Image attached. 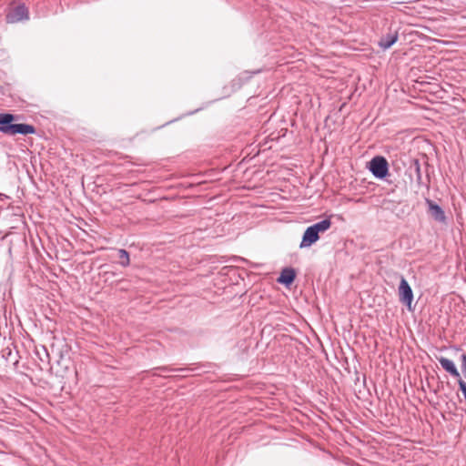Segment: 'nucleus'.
<instances>
[{"label":"nucleus","mask_w":466,"mask_h":466,"mask_svg":"<svg viewBox=\"0 0 466 466\" xmlns=\"http://www.w3.org/2000/svg\"><path fill=\"white\" fill-rule=\"evenodd\" d=\"M18 119V116L10 113H0V132L5 135L15 136L31 135L36 132L35 127L30 124L14 123Z\"/></svg>","instance_id":"1"},{"label":"nucleus","mask_w":466,"mask_h":466,"mask_svg":"<svg viewBox=\"0 0 466 466\" xmlns=\"http://www.w3.org/2000/svg\"><path fill=\"white\" fill-rule=\"evenodd\" d=\"M331 224L330 218H328L308 227L303 233L299 248H306L311 247L319 239L320 233H324L330 228Z\"/></svg>","instance_id":"2"},{"label":"nucleus","mask_w":466,"mask_h":466,"mask_svg":"<svg viewBox=\"0 0 466 466\" xmlns=\"http://www.w3.org/2000/svg\"><path fill=\"white\" fill-rule=\"evenodd\" d=\"M367 168L377 179L384 180L390 175L389 163L382 156H375L372 157L368 163Z\"/></svg>","instance_id":"3"},{"label":"nucleus","mask_w":466,"mask_h":466,"mask_svg":"<svg viewBox=\"0 0 466 466\" xmlns=\"http://www.w3.org/2000/svg\"><path fill=\"white\" fill-rule=\"evenodd\" d=\"M29 19V11L25 4H19L11 8L5 15V22L8 24H15Z\"/></svg>","instance_id":"4"},{"label":"nucleus","mask_w":466,"mask_h":466,"mask_svg":"<svg viewBox=\"0 0 466 466\" xmlns=\"http://www.w3.org/2000/svg\"><path fill=\"white\" fill-rule=\"evenodd\" d=\"M399 299L409 309H411L413 301V291L407 279L401 276L398 289Z\"/></svg>","instance_id":"5"},{"label":"nucleus","mask_w":466,"mask_h":466,"mask_svg":"<svg viewBox=\"0 0 466 466\" xmlns=\"http://www.w3.org/2000/svg\"><path fill=\"white\" fill-rule=\"evenodd\" d=\"M425 204L427 205L428 208V214L433 220L441 224L447 223V217L445 215V212L439 204H437L436 202L430 198H425Z\"/></svg>","instance_id":"6"},{"label":"nucleus","mask_w":466,"mask_h":466,"mask_svg":"<svg viewBox=\"0 0 466 466\" xmlns=\"http://www.w3.org/2000/svg\"><path fill=\"white\" fill-rule=\"evenodd\" d=\"M408 172L410 174V177H411L412 174L415 175L416 182L419 187H420V186L428 187L429 186V184H430L429 175H427V181L424 182L423 178H422L421 165L418 158H410V166L408 167Z\"/></svg>","instance_id":"7"},{"label":"nucleus","mask_w":466,"mask_h":466,"mask_svg":"<svg viewBox=\"0 0 466 466\" xmlns=\"http://www.w3.org/2000/svg\"><path fill=\"white\" fill-rule=\"evenodd\" d=\"M398 38L399 29L392 28L390 25L388 32L380 37L379 46L383 50L389 49L398 41Z\"/></svg>","instance_id":"8"},{"label":"nucleus","mask_w":466,"mask_h":466,"mask_svg":"<svg viewBox=\"0 0 466 466\" xmlns=\"http://www.w3.org/2000/svg\"><path fill=\"white\" fill-rule=\"evenodd\" d=\"M191 370H192L189 368L173 369L169 366H159V367L153 368L151 370V373L153 376H162V374L160 372L166 373V372L177 371V372L181 373L180 375H178L179 377H187V376H188V374ZM163 377H166V376L163 375Z\"/></svg>","instance_id":"9"},{"label":"nucleus","mask_w":466,"mask_h":466,"mask_svg":"<svg viewBox=\"0 0 466 466\" xmlns=\"http://www.w3.org/2000/svg\"><path fill=\"white\" fill-rule=\"evenodd\" d=\"M295 279V269L293 268H284L277 280L285 287H289L294 282Z\"/></svg>","instance_id":"10"},{"label":"nucleus","mask_w":466,"mask_h":466,"mask_svg":"<svg viewBox=\"0 0 466 466\" xmlns=\"http://www.w3.org/2000/svg\"><path fill=\"white\" fill-rule=\"evenodd\" d=\"M438 360L445 371H447L452 377L456 378L458 380L461 379L460 372L458 371L454 362L451 360H449L445 357H440Z\"/></svg>","instance_id":"11"},{"label":"nucleus","mask_w":466,"mask_h":466,"mask_svg":"<svg viewBox=\"0 0 466 466\" xmlns=\"http://www.w3.org/2000/svg\"><path fill=\"white\" fill-rule=\"evenodd\" d=\"M118 258H119V264L126 268L127 266H129L130 264V258H129V253L124 249V248H120L118 249Z\"/></svg>","instance_id":"12"},{"label":"nucleus","mask_w":466,"mask_h":466,"mask_svg":"<svg viewBox=\"0 0 466 466\" xmlns=\"http://www.w3.org/2000/svg\"><path fill=\"white\" fill-rule=\"evenodd\" d=\"M102 277L104 278L105 282L110 281L113 278H115L117 274L111 270H106L102 272Z\"/></svg>","instance_id":"13"},{"label":"nucleus","mask_w":466,"mask_h":466,"mask_svg":"<svg viewBox=\"0 0 466 466\" xmlns=\"http://www.w3.org/2000/svg\"><path fill=\"white\" fill-rule=\"evenodd\" d=\"M461 370L464 374V377L466 379V354H461Z\"/></svg>","instance_id":"14"},{"label":"nucleus","mask_w":466,"mask_h":466,"mask_svg":"<svg viewBox=\"0 0 466 466\" xmlns=\"http://www.w3.org/2000/svg\"><path fill=\"white\" fill-rule=\"evenodd\" d=\"M426 171H428L429 164L427 162L424 163Z\"/></svg>","instance_id":"15"}]
</instances>
